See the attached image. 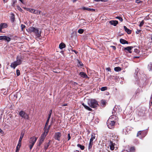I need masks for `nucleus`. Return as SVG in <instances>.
<instances>
[{
    "label": "nucleus",
    "instance_id": "obj_1",
    "mask_svg": "<svg viewBox=\"0 0 152 152\" xmlns=\"http://www.w3.org/2000/svg\"><path fill=\"white\" fill-rule=\"evenodd\" d=\"M48 124V120H47L46 123V124L44 128V132L42 134L40 139L39 140V145H40L41 144L42 142L45 139V138L47 134H48V130L47 129V125Z\"/></svg>",
    "mask_w": 152,
    "mask_h": 152
},
{
    "label": "nucleus",
    "instance_id": "obj_2",
    "mask_svg": "<svg viewBox=\"0 0 152 152\" xmlns=\"http://www.w3.org/2000/svg\"><path fill=\"white\" fill-rule=\"evenodd\" d=\"M88 105L92 108H96L98 106L97 102L94 99L89 100L88 102Z\"/></svg>",
    "mask_w": 152,
    "mask_h": 152
},
{
    "label": "nucleus",
    "instance_id": "obj_3",
    "mask_svg": "<svg viewBox=\"0 0 152 152\" xmlns=\"http://www.w3.org/2000/svg\"><path fill=\"white\" fill-rule=\"evenodd\" d=\"M29 31L30 32H34L37 37V38H39L41 36V33H39L38 29L37 28L31 27L28 29Z\"/></svg>",
    "mask_w": 152,
    "mask_h": 152
},
{
    "label": "nucleus",
    "instance_id": "obj_4",
    "mask_svg": "<svg viewBox=\"0 0 152 152\" xmlns=\"http://www.w3.org/2000/svg\"><path fill=\"white\" fill-rule=\"evenodd\" d=\"M37 139V137H36L34 136L31 137L30 138L29 140V148L31 150L32 148Z\"/></svg>",
    "mask_w": 152,
    "mask_h": 152
},
{
    "label": "nucleus",
    "instance_id": "obj_5",
    "mask_svg": "<svg viewBox=\"0 0 152 152\" xmlns=\"http://www.w3.org/2000/svg\"><path fill=\"white\" fill-rule=\"evenodd\" d=\"M111 118H110L107 121V124L108 127L110 129H112L113 128V126L115 124V122L114 121H111Z\"/></svg>",
    "mask_w": 152,
    "mask_h": 152
},
{
    "label": "nucleus",
    "instance_id": "obj_6",
    "mask_svg": "<svg viewBox=\"0 0 152 152\" xmlns=\"http://www.w3.org/2000/svg\"><path fill=\"white\" fill-rule=\"evenodd\" d=\"M20 115L22 118L28 119L29 118L28 114L26 113L24 111L21 110L19 113Z\"/></svg>",
    "mask_w": 152,
    "mask_h": 152
},
{
    "label": "nucleus",
    "instance_id": "obj_7",
    "mask_svg": "<svg viewBox=\"0 0 152 152\" xmlns=\"http://www.w3.org/2000/svg\"><path fill=\"white\" fill-rule=\"evenodd\" d=\"M4 40L9 42L11 40V38L6 36H0V40Z\"/></svg>",
    "mask_w": 152,
    "mask_h": 152
},
{
    "label": "nucleus",
    "instance_id": "obj_8",
    "mask_svg": "<svg viewBox=\"0 0 152 152\" xmlns=\"http://www.w3.org/2000/svg\"><path fill=\"white\" fill-rule=\"evenodd\" d=\"M61 136V134L60 132H58L56 133L55 135V139L57 140L58 141L60 140V138Z\"/></svg>",
    "mask_w": 152,
    "mask_h": 152
},
{
    "label": "nucleus",
    "instance_id": "obj_9",
    "mask_svg": "<svg viewBox=\"0 0 152 152\" xmlns=\"http://www.w3.org/2000/svg\"><path fill=\"white\" fill-rule=\"evenodd\" d=\"M30 12L31 13L36 14L39 15L41 14L42 12L41 11L37 10H34L32 9Z\"/></svg>",
    "mask_w": 152,
    "mask_h": 152
},
{
    "label": "nucleus",
    "instance_id": "obj_10",
    "mask_svg": "<svg viewBox=\"0 0 152 152\" xmlns=\"http://www.w3.org/2000/svg\"><path fill=\"white\" fill-rule=\"evenodd\" d=\"M7 26V24L6 23H2L0 24V32H2V29L3 28H6Z\"/></svg>",
    "mask_w": 152,
    "mask_h": 152
},
{
    "label": "nucleus",
    "instance_id": "obj_11",
    "mask_svg": "<svg viewBox=\"0 0 152 152\" xmlns=\"http://www.w3.org/2000/svg\"><path fill=\"white\" fill-rule=\"evenodd\" d=\"M24 132H21L20 136V138H19V140L18 141V144H19V145H21V141H22V139L24 135Z\"/></svg>",
    "mask_w": 152,
    "mask_h": 152
},
{
    "label": "nucleus",
    "instance_id": "obj_12",
    "mask_svg": "<svg viewBox=\"0 0 152 152\" xmlns=\"http://www.w3.org/2000/svg\"><path fill=\"white\" fill-rule=\"evenodd\" d=\"M109 23L112 25L115 26L118 23V21L117 20H111L109 21Z\"/></svg>",
    "mask_w": 152,
    "mask_h": 152
},
{
    "label": "nucleus",
    "instance_id": "obj_13",
    "mask_svg": "<svg viewBox=\"0 0 152 152\" xmlns=\"http://www.w3.org/2000/svg\"><path fill=\"white\" fill-rule=\"evenodd\" d=\"M14 62L17 64V65L18 66L21 64L22 61L21 59H19L18 57H17L16 61Z\"/></svg>",
    "mask_w": 152,
    "mask_h": 152
},
{
    "label": "nucleus",
    "instance_id": "obj_14",
    "mask_svg": "<svg viewBox=\"0 0 152 152\" xmlns=\"http://www.w3.org/2000/svg\"><path fill=\"white\" fill-rule=\"evenodd\" d=\"M115 144L114 143H113L112 141H110V149L113 150L115 148Z\"/></svg>",
    "mask_w": 152,
    "mask_h": 152
},
{
    "label": "nucleus",
    "instance_id": "obj_15",
    "mask_svg": "<svg viewBox=\"0 0 152 152\" xmlns=\"http://www.w3.org/2000/svg\"><path fill=\"white\" fill-rule=\"evenodd\" d=\"M133 48V47L131 46H128L125 48L124 49L128 51L129 53H131L132 52L131 50Z\"/></svg>",
    "mask_w": 152,
    "mask_h": 152
},
{
    "label": "nucleus",
    "instance_id": "obj_16",
    "mask_svg": "<svg viewBox=\"0 0 152 152\" xmlns=\"http://www.w3.org/2000/svg\"><path fill=\"white\" fill-rule=\"evenodd\" d=\"M80 75L82 77L87 78L88 76L87 75L83 72H80Z\"/></svg>",
    "mask_w": 152,
    "mask_h": 152
},
{
    "label": "nucleus",
    "instance_id": "obj_17",
    "mask_svg": "<svg viewBox=\"0 0 152 152\" xmlns=\"http://www.w3.org/2000/svg\"><path fill=\"white\" fill-rule=\"evenodd\" d=\"M120 43L123 44H128V42L127 41L123 39H121L120 40Z\"/></svg>",
    "mask_w": 152,
    "mask_h": 152
},
{
    "label": "nucleus",
    "instance_id": "obj_18",
    "mask_svg": "<svg viewBox=\"0 0 152 152\" xmlns=\"http://www.w3.org/2000/svg\"><path fill=\"white\" fill-rule=\"evenodd\" d=\"M82 104L83 106L86 109L90 111H92V109L89 107L88 106L85 105L84 103H83Z\"/></svg>",
    "mask_w": 152,
    "mask_h": 152
},
{
    "label": "nucleus",
    "instance_id": "obj_19",
    "mask_svg": "<svg viewBox=\"0 0 152 152\" xmlns=\"http://www.w3.org/2000/svg\"><path fill=\"white\" fill-rule=\"evenodd\" d=\"M124 28L125 31L127 32L128 34H130L131 33V31L127 28L126 26H124Z\"/></svg>",
    "mask_w": 152,
    "mask_h": 152
},
{
    "label": "nucleus",
    "instance_id": "obj_20",
    "mask_svg": "<svg viewBox=\"0 0 152 152\" xmlns=\"http://www.w3.org/2000/svg\"><path fill=\"white\" fill-rule=\"evenodd\" d=\"M66 47L65 45L63 43H61L59 45V48L61 49H62L65 48Z\"/></svg>",
    "mask_w": 152,
    "mask_h": 152
},
{
    "label": "nucleus",
    "instance_id": "obj_21",
    "mask_svg": "<svg viewBox=\"0 0 152 152\" xmlns=\"http://www.w3.org/2000/svg\"><path fill=\"white\" fill-rule=\"evenodd\" d=\"M17 66V64L15 63L14 62H12L10 65V67L13 69H15V67Z\"/></svg>",
    "mask_w": 152,
    "mask_h": 152
},
{
    "label": "nucleus",
    "instance_id": "obj_22",
    "mask_svg": "<svg viewBox=\"0 0 152 152\" xmlns=\"http://www.w3.org/2000/svg\"><path fill=\"white\" fill-rule=\"evenodd\" d=\"M93 142H90L89 143L88 145V149L89 151H91V148L93 145Z\"/></svg>",
    "mask_w": 152,
    "mask_h": 152
},
{
    "label": "nucleus",
    "instance_id": "obj_23",
    "mask_svg": "<svg viewBox=\"0 0 152 152\" xmlns=\"http://www.w3.org/2000/svg\"><path fill=\"white\" fill-rule=\"evenodd\" d=\"M95 139L94 134H93L91 135V138L90 139V142H93V141Z\"/></svg>",
    "mask_w": 152,
    "mask_h": 152
},
{
    "label": "nucleus",
    "instance_id": "obj_24",
    "mask_svg": "<svg viewBox=\"0 0 152 152\" xmlns=\"http://www.w3.org/2000/svg\"><path fill=\"white\" fill-rule=\"evenodd\" d=\"M77 146L79 147L82 150H83L85 148V147L84 146L80 144H78L77 145Z\"/></svg>",
    "mask_w": 152,
    "mask_h": 152
},
{
    "label": "nucleus",
    "instance_id": "obj_25",
    "mask_svg": "<svg viewBox=\"0 0 152 152\" xmlns=\"http://www.w3.org/2000/svg\"><path fill=\"white\" fill-rule=\"evenodd\" d=\"M114 70L116 72L120 71L121 70V69L119 67H116L114 68Z\"/></svg>",
    "mask_w": 152,
    "mask_h": 152
},
{
    "label": "nucleus",
    "instance_id": "obj_26",
    "mask_svg": "<svg viewBox=\"0 0 152 152\" xmlns=\"http://www.w3.org/2000/svg\"><path fill=\"white\" fill-rule=\"evenodd\" d=\"M106 104V101L105 100H102L101 101V104L102 106H104Z\"/></svg>",
    "mask_w": 152,
    "mask_h": 152
},
{
    "label": "nucleus",
    "instance_id": "obj_27",
    "mask_svg": "<svg viewBox=\"0 0 152 152\" xmlns=\"http://www.w3.org/2000/svg\"><path fill=\"white\" fill-rule=\"evenodd\" d=\"M21 145H19V144H18L17 146L16 147V149L15 152H18V151L19 150V149H20V148Z\"/></svg>",
    "mask_w": 152,
    "mask_h": 152
},
{
    "label": "nucleus",
    "instance_id": "obj_28",
    "mask_svg": "<svg viewBox=\"0 0 152 152\" xmlns=\"http://www.w3.org/2000/svg\"><path fill=\"white\" fill-rule=\"evenodd\" d=\"M84 31V30L83 29H80L78 30V33L81 34H82Z\"/></svg>",
    "mask_w": 152,
    "mask_h": 152
},
{
    "label": "nucleus",
    "instance_id": "obj_29",
    "mask_svg": "<svg viewBox=\"0 0 152 152\" xmlns=\"http://www.w3.org/2000/svg\"><path fill=\"white\" fill-rule=\"evenodd\" d=\"M107 89V87H103L101 88V90L102 91H104Z\"/></svg>",
    "mask_w": 152,
    "mask_h": 152
},
{
    "label": "nucleus",
    "instance_id": "obj_30",
    "mask_svg": "<svg viewBox=\"0 0 152 152\" xmlns=\"http://www.w3.org/2000/svg\"><path fill=\"white\" fill-rule=\"evenodd\" d=\"M11 21L13 22L15 20V17L13 14H12L11 17Z\"/></svg>",
    "mask_w": 152,
    "mask_h": 152
},
{
    "label": "nucleus",
    "instance_id": "obj_31",
    "mask_svg": "<svg viewBox=\"0 0 152 152\" xmlns=\"http://www.w3.org/2000/svg\"><path fill=\"white\" fill-rule=\"evenodd\" d=\"M115 18L119 20L121 22H122L123 20L122 18L121 17L119 16Z\"/></svg>",
    "mask_w": 152,
    "mask_h": 152
},
{
    "label": "nucleus",
    "instance_id": "obj_32",
    "mask_svg": "<svg viewBox=\"0 0 152 152\" xmlns=\"http://www.w3.org/2000/svg\"><path fill=\"white\" fill-rule=\"evenodd\" d=\"M94 1H97V2H99V1H102V2H106V1H107L108 0H94Z\"/></svg>",
    "mask_w": 152,
    "mask_h": 152
},
{
    "label": "nucleus",
    "instance_id": "obj_33",
    "mask_svg": "<svg viewBox=\"0 0 152 152\" xmlns=\"http://www.w3.org/2000/svg\"><path fill=\"white\" fill-rule=\"evenodd\" d=\"M144 21L143 20L142 21L140 22V24L139 26L140 27H141L142 26V25L144 24Z\"/></svg>",
    "mask_w": 152,
    "mask_h": 152
},
{
    "label": "nucleus",
    "instance_id": "obj_34",
    "mask_svg": "<svg viewBox=\"0 0 152 152\" xmlns=\"http://www.w3.org/2000/svg\"><path fill=\"white\" fill-rule=\"evenodd\" d=\"M135 148L134 147H131L130 148V151L131 152H133L134 151Z\"/></svg>",
    "mask_w": 152,
    "mask_h": 152
},
{
    "label": "nucleus",
    "instance_id": "obj_35",
    "mask_svg": "<svg viewBox=\"0 0 152 152\" xmlns=\"http://www.w3.org/2000/svg\"><path fill=\"white\" fill-rule=\"evenodd\" d=\"M52 112V110H50L49 112L50 114L49 115V116H48V122L49 121V119L50 118V115L51 114Z\"/></svg>",
    "mask_w": 152,
    "mask_h": 152
},
{
    "label": "nucleus",
    "instance_id": "obj_36",
    "mask_svg": "<svg viewBox=\"0 0 152 152\" xmlns=\"http://www.w3.org/2000/svg\"><path fill=\"white\" fill-rule=\"evenodd\" d=\"M25 9L26 10L29 11L30 12V11H31V8H27L26 7H24L23 8Z\"/></svg>",
    "mask_w": 152,
    "mask_h": 152
},
{
    "label": "nucleus",
    "instance_id": "obj_37",
    "mask_svg": "<svg viewBox=\"0 0 152 152\" xmlns=\"http://www.w3.org/2000/svg\"><path fill=\"white\" fill-rule=\"evenodd\" d=\"M21 30L22 31H23V29L25 28L26 26L24 25L21 24Z\"/></svg>",
    "mask_w": 152,
    "mask_h": 152
},
{
    "label": "nucleus",
    "instance_id": "obj_38",
    "mask_svg": "<svg viewBox=\"0 0 152 152\" xmlns=\"http://www.w3.org/2000/svg\"><path fill=\"white\" fill-rule=\"evenodd\" d=\"M16 74L17 76H19L20 74V71L18 69L16 70Z\"/></svg>",
    "mask_w": 152,
    "mask_h": 152
},
{
    "label": "nucleus",
    "instance_id": "obj_39",
    "mask_svg": "<svg viewBox=\"0 0 152 152\" xmlns=\"http://www.w3.org/2000/svg\"><path fill=\"white\" fill-rule=\"evenodd\" d=\"M17 9L21 12H23V10L19 6H17Z\"/></svg>",
    "mask_w": 152,
    "mask_h": 152
},
{
    "label": "nucleus",
    "instance_id": "obj_40",
    "mask_svg": "<svg viewBox=\"0 0 152 152\" xmlns=\"http://www.w3.org/2000/svg\"><path fill=\"white\" fill-rule=\"evenodd\" d=\"M88 8H86V7H82L81 8V9L82 10H88Z\"/></svg>",
    "mask_w": 152,
    "mask_h": 152
},
{
    "label": "nucleus",
    "instance_id": "obj_41",
    "mask_svg": "<svg viewBox=\"0 0 152 152\" xmlns=\"http://www.w3.org/2000/svg\"><path fill=\"white\" fill-rule=\"evenodd\" d=\"M142 132V131H139L137 134V137L139 136L141 134V133Z\"/></svg>",
    "mask_w": 152,
    "mask_h": 152
},
{
    "label": "nucleus",
    "instance_id": "obj_42",
    "mask_svg": "<svg viewBox=\"0 0 152 152\" xmlns=\"http://www.w3.org/2000/svg\"><path fill=\"white\" fill-rule=\"evenodd\" d=\"M88 11H94L95 10L93 9H91L89 8H88Z\"/></svg>",
    "mask_w": 152,
    "mask_h": 152
},
{
    "label": "nucleus",
    "instance_id": "obj_43",
    "mask_svg": "<svg viewBox=\"0 0 152 152\" xmlns=\"http://www.w3.org/2000/svg\"><path fill=\"white\" fill-rule=\"evenodd\" d=\"M68 140H69L70 138H71V137H70V134H68Z\"/></svg>",
    "mask_w": 152,
    "mask_h": 152
},
{
    "label": "nucleus",
    "instance_id": "obj_44",
    "mask_svg": "<svg viewBox=\"0 0 152 152\" xmlns=\"http://www.w3.org/2000/svg\"><path fill=\"white\" fill-rule=\"evenodd\" d=\"M134 51L137 53H139V51L137 49H135Z\"/></svg>",
    "mask_w": 152,
    "mask_h": 152
},
{
    "label": "nucleus",
    "instance_id": "obj_45",
    "mask_svg": "<svg viewBox=\"0 0 152 152\" xmlns=\"http://www.w3.org/2000/svg\"><path fill=\"white\" fill-rule=\"evenodd\" d=\"M0 132L2 134H4V132L1 129H0Z\"/></svg>",
    "mask_w": 152,
    "mask_h": 152
},
{
    "label": "nucleus",
    "instance_id": "obj_46",
    "mask_svg": "<svg viewBox=\"0 0 152 152\" xmlns=\"http://www.w3.org/2000/svg\"><path fill=\"white\" fill-rule=\"evenodd\" d=\"M136 2L137 3H139L140 2V1L139 0H136Z\"/></svg>",
    "mask_w": 152,
    "mask_h": 152
},
{
    "label": "nucleus",
    "instance_id": "obj_47",
    "mask_svg": "<svg viewBox=\"0 0 152 152\" xmlns=\"http://www.w3.org/2000/svg\"><path fill=\"white\" fill-rule=\"evenodd\" d=\"M111 47H112L114 50H115L116 49V47L115 46H112Z\"/></svg>",
    "mask_w": 152,
    "mask_h": 152
},
{
    "label": "nucleus",
    "instance_id": "obj_48",
    "mask_svg": "<svg viewBox=\"0 0 152 152\" xmlns=\"http://www.w3.org/2000/svg\"><path fill=\"white\" fill-rule=\"evenodd\" d=\"M140 31V30H137V31H136V33L138 34L139 33Z\"/></svg>",
    "mask_w": 152,
    "mask_h": 152
},
{
    "label": "nucleus",
    "instance_id": "obj_49",
    "mask_svg": "<svg viewBox=\"0 0 152 152\" xmlns=\"http://www.w3.org/2000/svg\"><path fill=\"white\" fill-rule=\"evenodd\" d=\"M72 51L74 52L76 54L77 53V52L75 50H72Z\"/></svg>",
    "mask_w": 152,
    "mask_h": 152
},
{
    "label": "nucleus",
    "instance_id": "obj_50",
    "mask_svg": "<svg viewBox=\"0 0 152 152\" xmlns=\"http://www.w3.org/2000/svg\"><path fill=\"white\" fill-rule=\"evenodd\" d=\"M72 49V47L70 46V47H69V50H71Z\"/></svg>",
    "mask_w": 152,
    "mask_h": 152
},
{
    "label": "nucleus",
    "instance_id": "obj_51",
    "mask_svg": "<svg viewBox=\"0 0 152 152\" xmlns=\"http://www.w3.org/2000/svg\"><path fill=\"white\" fill-rule=\"evenodd\" d=\"M106 69L108 71H110V68H108Z\"/></svg>",
    "mask_w": 152,
    "mask_h": 152
},
{
    "label": "nucleus",
    "instance_id": "obj_52",
    "mask_svg": "<svg viewBox=\"0 0 152 152\" xmlns=\"http://www.w3.org/2000/svg\"><path fill=\"white\" fill-rule=\"evenodd\" d=\"M4 3H6L7 2V0H3Z\"/></svg>",
    "mask_w": 152,
    "mask_h": 152
},
{
    "label": "nucleus",
    "instance_id": "obj_53",
    "mask_svg": "<svg viewBox=\"0 0 152 152\" xmlns=\"http://www.w3.org/2000/svg\"><path fill=\"white\" fill-rule=\"evenodd\" d=\"M14 4H15V2H13V3H12V6H14Z\"/></svg>",
    "mask_w": 152,
    "mask_h": 152
},
{
    "label": "nucleus",
    "instance_id": "obj_54",
    "mask_svg": "<svg viewBox=\"0 0 152 152\" xmlns=\"http://www.w3.org/2000/svg\"><path fill=\"white\" fill-rule=\"evenodd\" d=\"M66 105H67L66 104H64V105H63V106H66Z\"/></svg>",
    "mask_w": 152,
    "mask_h": 152
},
{
    "label": "nucleus",
    "instance_id": "obj_55",
    "mask_svg": "<svg viewBox=\"0 0 152 152\" xmlns=\"http://www.w3.org/2000/svg\"><path fill=\"white\" fill-rule=\"evenodd\" d=\"M22 3H23V0H19Z\"/></svg>",
    "mask_w": 152,
    "mask_h": 152
},
{
    "label": "nucleus",
    "instance_id": "obj_56",
    "mask_svg": "<svg viewBox=\"0 0 152 152\" xmlns=\"http://www.w3.org/2000/svg\"><path fill=\"white\" fill-rule=\"evenodd\" d=\"M50 126H48V129H49L50 128Z\"/></svg>",
    "mask_w": 152,
    "mask_h": 152
},
{
    "label": "nucleus",
    "instance_id": "obj_57",
    "mask_svg": "<svg viewBox=\"0 0 152 152\" xmlns=\"http://www.w3.org/2000/svg\"><path fill=\"white\" fill-rule=\"evenodd\" d=\"M139 57H137V56H135L134 57V58H138Z\"/></svg>",
    "mask_w": 152,
    "mask_h": 152
},
{
    "label": "nucleus",
    "instance_id": "obj_58",
    "mask_svg": "<svg viewBox=\"0 0 152 152\" xmlns=\"http://www.w3.org/2000/svg\"><path fill=\"white\" fill-rule=\"evenodd\" d=\"M151 39L152 40V36H151Z\"/></svg>",
    "mask_w": 152,
    "mask_h": 152
},
{
    "label": "nucleus",
    "instance_id": "obj_59",
    "mask_svg": "<svg viewBox=\"0 0 152 152\" xmlns=\"http://www.w3.org/2000/svg\"><path fill=\"white\" fill-rule=\"evenodd\" d=\"M151 66L150 68V69L151 68Z\"/></svg>",
    "mask_w": 152,
    "mask_h": 152
},
{
    "label": "nucleus",
    "instance_id": "obj_60",
    "mask_svg": "<svg viewBox=\"0 0 152 152\" xmlns=\"http://www.w3.org/2000/svg\"><path fill=\"white\" fill-rule=\"evenodd\" d=\"M80 65H81V64H80Z\"/></svg>",
    "mask_w": 152,
    "mask_h": 152
},
{
    "label": "nucleus",
    "instance_id": "obj_61",
    "mask_svg": "<svg viewBox=\"0 0 152 152\" xmlns=\"http://www.w3.org/2000/svg\"><path fill=\"white\" fill-rule=\"evenodd\" d=\"M1 66V64H0V66Z\"/></svg>",
    "mask_w": 152,
    "mask_h": 152
}]
</instances>
